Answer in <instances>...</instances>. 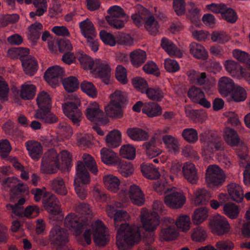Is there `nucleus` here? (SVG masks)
<instances>
[{
  "mask_svg": "<svg viewBox=\"0 0 250 250\" xmlns=\"http://www.w3.org/2000/svg\"><path fill=\"white\" fill-rule=\"evenodd\" d=\"M60 168L59 155L55 149H48L42 159L41 171L43 173L53 174Z\"/></svg>",
  "mask_w": 250,
  "mask_h": 250,
  "instance_id": "1",
  "label": "nucleus"
},
{
  "mask_svg": "<svg viewBox=\"0 0 250 250\" xmlns=\"http://www.w3.org/2000/svg\"><path fill=\"white\" fill-rule=\"evenodd\" d=\"M226 175L218 166L211 165L206 170L205 181L210 187H220L225 182Z\"/></svg>",
  "mask_w": 250,
  "mask_h": 250,
  "instance_id": "2",
  "label": "nucleus"
},
{
  "mask_svg": "<svg viewBox=\"0 0 250 250\" xmlns=\"http://www.w3.org/2000/svg\"><path fill=\"white\" fill-rule=\"evenodd\" d=\"M129 215L128 213L124 210H118L115 213L114 216V226L117 230V235L116 236V244L119 250L126 249V246L119 239L123 235L124 229L129 227V225L126 223L128 220Z\"/></svg>",
  "mask_w": 250,
  "mask_h": 250,
  "instance_id": "3",
  "label": "nucleus"
},
{
  "mask_svg": "<svg viewBox=\"0 0 250 250\" xmlns=\"http://www.w3.org/2000/svg\"><path fill=\"white\" fill-rule=\"evenodd\" d=\"M81 104L80 99L76 98L62 104L64 114L72 122L74 125H80L82 119V113L79 108Z\"/></svg>",
  "mask_w": 250,
  "mask_h": 250,
  "instance_id": "4",
  "label": "nucleus"
},
{
  "mask_svg": "<svg viewBox=\"0 0 250 250\" xmlns=\"http://www.w3.org/2000/svg\"><path fill=\"white\" fill-rule=\"evenodd\" d=\"M67 231L59 226H54L49 232L48 239L51 245L61 249L69 241Z\"/></svg>",
  "mask_w": 250,
  "mask_h": 250,
  "instance_id": "5",
  "label": "nucleus"
},
{
  "mask_svg": "<svg viewBox=\"0 0 250 250\" xmlns=\"http://www.w3.org/2000/svg\"><path fill=\"white\" fill-rule=\"evenodd\" d=\"M208 226L211 232L219 236L229 233L231 229L227 218L220 215H214L210 218Z\"/></svg>",
  "mask_w": 250,
  "mask_h": 250,
  "instance_id": "6",
  "label": "nucleus"
},
{
  "mask_svg": "<svg viewBox=\"0 0 250 250\" xmlns=\"http://www.w3.org/2000/svg\"><path fill=\"white\" fill-rule=\"evenodd\" d=\"M140 217L142 227L146 231H153L159 225L160 217L155 211L149 212L143 208Z\"/></svg>",
  "mask_w": 250,
  "mask_h": 250,
  "instance_id": "7",
  "label": "nucleus"
},
{
  "mask_svg": "<svg viewBox=\"0 0 250 250\" xmlns=\"http://www.w3.org/2000/svg\"><path fill=\"white\" fill-rule=\"evenodd\" d=\"M85 116L89 121L96 123L106 124L108 121L97 102L90 103L88 105L86 109Z\"/></svg>",
  "mask_w": 250,
  "mask_h": 250,
  "instance_id": "8",
  "label": "nucleus"
},
{
  "mask_svg": "<svg viewBox=\"0 0 250 250\" xmlns=\"http://www.w3.org/2000/svg\"><path fill=\"white\" fill-rule=\"evenodd\" d=\"M125 231L123 232L124 234V241H122L125 245L126 249L122 250H128L133 246L138 244L141 239V233L138 228L136 227H127L124 229ZM119 239L120 240L122 241L121 238Z\"/></svg>",
  "mask_w": 250,
  "mask_h": 250,
  "instance_id": "9",
  "label": "nucleus"
},
{
  "mask_svg": "<svg viewBox=\"0 0 250 250\" xmlns=\"http://www.w3.org/2000/svg\"><path fill=\"white\" fill-rule=\"evenodd\" d=\"M42 205L44 209L53 215H59L61 212L60 201L53 193L45 192L43 194Z\"/></svg>",
  "mask_w": 250,
  "mask_h": 250,
  "instance_id": "10",
  "label": "nucleus"
},
{
  "mask_svg": "<svg viewBox=\"0 0 250 250\" xmlns=\"http://www.w3.org/2000/svg\"><path fill=\"white\" fill-rule=\"evenodd\" d=\"M186 198L183 193L170 189L165 197L164 202L169 208L172 209L181 208L186 203Z\"/></svg>",
  "mask_w": 250,
  "mask_h": 250,
  "instance_id": "11",
  "label": "nucleus"
},
{
  "mask_svg": "<svg viewBox=\"0 0 250 250\" xmlns=\"http://www.w3.org/2000/svg\"><path fill=\"white\" fill-rule=\"evenodd\" d=\"M105 226L100 220H97L92 225L93 236L94 242L98 245L104 246L107 241Z\"/></svg>",
  "mask_w": 250,
  "mask_h": 250,
  "instance_id": "12",
  "label": "nucleus"
},
{
  "mask_svg": "<svg viewBox=\"0 0 250 250\" xmlns=\"http://www.w3.org/2000/svg\"><path fill=\"white\" fill-rule=\"evenodd\" d=\"M188 95L192 102L199 104L206 108H209L211 104L206 98L204 92L195 86L191 87L188 92Z\"/></svg>",
  "mask_w": 250,
  "mask_h": 250,
  "instance_id": "13",
  "label": "nucleus"
},
{
  "mask_svg": "<svg viewBox=\"0 0 250 250\" xmlns=\"http://www.w3.org/2000/svg\"><path fill=\"white\" fill-rule=\"evenodd\" d=\"M63 73L62 69L59 66L49 67L44 73V78L45 81L52 86H56L59 84V78Z\"/></svg>",
  "mask_w": 250,
  "mask_h": 250,
  "instance_id": "14",
  "label": "nucleus"
},
{
  "mask_svg": "<svg viewBox=\"0 0 250 250\" xmlns=\"http://www.w3.org/2000/svg\"><path fill=\"white\" fill-rule=\"evenodd\" d=\"M25 146L30 157L35 161H38L43 154V147L41 144L36 141L29 140Z\"/></svg>",
  "mask_w": 250,
  "mask_h": 250,
  "instance_id": "15",
  "label": "nucleus"
},
{
  "mask_svg": "<svg viewBox=\"0 0 250 250\" xmlns=\"http://www.w3.org/2000/svg\"><path fill=\"white\" fill-rule=\"evenodd\" d=\"M182 172L184 178L188 182L192 184H197L199 177L197 174V170L193 163L190 162L184 163L182 167Z\"/></svg>",
  "mask_w": 250,
  "mask_h": 250,
  "instance_id": "16",
  "label": "nucleus"
},
{
  "mask_svg": "<svg viewBox=\"0 0 250 250\" xmlns=\"http://www.w3.org/2000/svg\"><path fill=\"white\" fill-rule=\"evenodd\" d=\"M93 70L98 74V76L105 84L109 83L111 68L107 63L97 60L95 62Z\"/></svg>",
  "mask_w": 250,
  "mask_h": 250,
  "instance_id": "17",
  "label": "nucleus"
},
{
  "mask_svg": "<svg viewBox=\"0 0 250 250\" xmlns=\"http://www.w3.org/2000/svg\"><path fill=\"white\" fill-rule=\"evenodd\" d=\"M218 90L224 97L229 96L235 86L234 81L230 78L222 77L218 81Z\"/></svg>",
  "mask_w": 250,
  "mask_h": 250,
  "instance_id": "18",
  "label": "nucleus"
},
{
  "mask_svg": "<svg viewBox=\"0 0 250 250\" xmlns=\"http://www.w3.org/2000/svg\"><path fill=\"white\" fill-rule=\"evenodd\" d=\"M65 226L69 229L75 228L77 235L80 234L85 228L84 224L79 223L78 217L74 213H71L67 215L64 221Z\"/></svg>",
  "mask_w": 250,
  "mask_h": 250,
  "instance_id": "19",
  "label": "nucleus"
},
{
  "mask_svg": "<svg viewBox=\"0 0 250 250\" xmlns=\"http://www.w3.org/2000/svg\"><path fill=\"white\" fill-rule=\"evenodd\" d=\"M128 193L130 199L134 204L139 206L144 205L145 202V196L138 186L136 185L130 186Z\"/></svg>",
  "mask_w": 250,
  "mask_h": 250,
  "instance_id": "20",
  "label": "nucleus"
},
{
  "mask_svg": "<svg viewBox=\"0 0 250 250\" xmlns=\"http://www.w3.org/2000/svg\"><path fill=\"white\" fill-rule=\"evenodd\" d=\"M100 154L102 161L105 164L116 165L119 162L120 158L117 153L110 149L103 147L100 151Z\"/></svg>",
  "mask_w": 250,
  "mask_h": 250,
  "instance_id": "21",
  "label": "nucleus"
},
{
  "mask_svg": "<svg viewBox=\"0 0 250 250\" xmlns=\"http://www.w3.org/2000/svg\"><path fill=\"white\" fill-rule=\"evenodd\" d=\"M201 140L203 143L202 151L205 155H210L214 151L219 150L222 146L221 142L215 139L209 140L206 138L204 140L201 139Z\"/></svg>",
  "mask_w": 250,
  "mask_h": 250,
  "instance_id": "22",
  "label": "nucleus"
},
{
  "mask_svg": "<svg viewBox=\"0 0 250 250\" xmlns=\"http://www.w3.org/2000/svg\"><path fill=\"white\" fill-rule=\"evenodd\" d=\"M178 233L174 226L162 225L159 234V239L162 241H169L176 238Z\"/></svg>",
  "mask_w": 250,
  "mask_h": 250,
  "instance_id": "23",
  "label": "nucleus"
},
{
  "mask_svg": "<svg viewBox=\"0 0 250 250\" xmlns=\"http://www.w3.org/2000/svg\"><path fill=\"white\" fill-rule=\"evenodd\" d=\"M24 73L29 76H33L38 69V63L36 59L33 57H28L21 62Z\"/></svg>",
  "mask_w": 250,
  "mask_h": 250,
  "instance_id": "24",
  "label": "nucleus"
},
{
  "mask_svg": "<svg viewBox=\"0 0 250 250\" xmlns=\"http://www.w3.org/2000/svg\"><path fill=\"white\" fill-rule=\"evenodd\" d=\"M224 139L230 146H237L240 142V138L237 131L233 128L226 127L224 130Z\"/></svg>",
  "mask_w": 250,
  "mask_h": 250,
  "instance_id": "25",
  "label": "nucleus"
},
{
  "mask_svg": "<svg viewBox=\"0 0 250 250\" xmlns=\"http://www.w3.org/2000/svg\"><path fill=\"white\" fill-rule=\"evenodd\" d=\"M126 133L130 139L136 141H145L149 137L146 131L139 127L128 128Z\"/></svg>",
  "mask_w": 250,
  "mask_h": 250,
  "instance_id": "26",
  "label": "nucleus"
},
{
  "mask_svg": "<svg viewBox=\"0 0 250 250\" xmlns=\"http://www.w3.org/2000/svg\"><path fill=\"white\" fill-rule=\"evenodd\" d=\"M142 111L148 117H153L161 115L162 109L157 103L150 102L144 104Z\"/></svg>",
  "mask_w": 250,
  "mask_h": 250,
  "instance_id": "27",
  "label": "nucleus"
},
{
  "mask_svg": "<svg viewBox=\"0 0 250 250\" xmlns=\"http://www.w3.org/2000/svg\"><path fill=\"white\" fill-rule=\"evenodd\" d=\"M206 8L215 14H225L226 16H236L234 10L230 8H228L224 4L211 3L206 5Z\"/></svg>",
  "mask_w": 250,
  "mask_h": 250,
  "instance_id": "28",
  "label": "nucleus"
},
{
  "mask_svg": "<svg viewBox=\"0 0 250 250\" xmlns=\"http://www.w3.org/2000/svg\"><path fill=\"white\" fill-rule=\"evenodd\" d=\"M103 182L106 188L113 192H117L119 190L120 181L113 175H107L103 178Z\"/></svg>",
  "mask_w": 250,
  "mask_h": 250,
  "instance_id": "29",
  "label": "nucleus"
},
{
  "mask_svg": "<svg viewBox=\"0 0 250 250\" xmlns=\"http://www.w3.org/2000/svg\"><path fill=\"white\" fill-rule=\"evenodd\" d=\"M189 48L190 53L194 57L202 60L207 59L208 52L201 44L193 42L190 44Z\"/></svg>",
  "mask_w": 250,
  "mask_h": 250,
  "instance_id": "30",
  "label": "nucleus"
},
{
  "mask_svg": "<svg viewBox=\"0 0 250 250\" xmlns=\"http://www.w3.org/2000/svg\"><path fill=\"white\" fill-rule=\"evenodd\" d=\"M51 189L57 194L65 196L67 194V189L63 179L57 177L50 181Z\"/></svg>",
  "mask_w": 250,
  "mask_h": 250,
  "instance_id": "31",
  "label": "nucleus"
},
{
  "mask_svg": "<svg viewBox=\"0 0 250 250\" xmlns=\"http://www.w3.org/2000/svg\"><path fill=\"white\" fill-rule=\"evenodd\" d=\"M228 192L231 199L237 203H240L243 199L244 194L241 187L236 183L228 185Z\"/></svg>",
  "mask_w": 250,
  "mask_h": 250,
  "instance_id": "32",
  "label": "nucleus"
},
{
  "mask_svg": "<svg viewBox=\"0 0 250 250\" xmlns=\"http://www.w3.org/2000/svg\"><path fill=\"white\" fill-rule=\"evenodd\" d=\"M106 145L110 147L119 146L121 143V133L118 130L110 131L105 137Z\"/></svg>",
  "mask_w": 250,
  "mask_h": 250,
  "instance_id": "33",
  "label": "nucleus"
},
{
  "mask_svg": "<svg viewBox=\"0 0 250 250\" xmlns=\"http://www.w3.org/2000/svg\"><path fill=\"white\" fill-rule=\"evenodd\" d=\"M156 140L152 138L148 142H145L143 145V147L145 149L146 155L150 158H154L161 154L162 150L155 146Z\"/></svg>",
  "mask_w": 250,
  "mask_h": 250,
  "instance_id": "34",
  "label": "nucleus"
},
{
  "mask_svg": "<svg viewBox=\"0 0 250 250\" xmlns=\"http://www.w3.org/2000/svg\"><path fill=\"white\" fill-rule=\"evenodd\" d=\"M79 27L82 34L85 38L97 35L93 24L88 18L79 23Z\"/></svg>",
  "mask_w": 250,
  "mask_h": 250,
  "instance_id": "35",
  "label": "nucleus"
},
{
  "mask_svg": "<svg viewBox=\"0 0 250 250\" xmlns=\"http://www.w3.org/2000/svg\"><path fill=\"white\" fill-rule=\"evenodd\" d=\"M130 58L132 65L137 68L145 62L146 59V54L145 51L139 49L131 52Z\"/></svg>",
  "mask_w": 250,
  "mask_h": 250,
  "instance_id": "36",
  "label": "nucleus"
},
{
  "mask_svg": "<svg viewBox=\"0 0 250 250\" xmlns=\"http://www.w3.org/2000/svg\"><path fill=\"white\" fill-rule=\"evenodd\" d=\"M145 94L150 100L155 102H160L165 97L164 91L158 86L148 87Z\"/></svg>",
  "mask_w": 250,
  "mask_h": 250,
  "instance_id": "37",
  "label": "nucleus"
},
{
  "mask_svg": "<svg viewBox=\"0 0 250 250\" xmlns=\"http://www.w3.org/2000/svg\"><path fill=\"white\" fill-rule=\"evenodd\" d=\"M36 91L35 85L25 83L21 87L20 97L24 100H31L34 98Z\"/></svg>",
  "mask_w": 250,
  "mask_h": 250,
  "instance_id": "38",
  "label": "nucleus"
},
{
  "mask_svg": "<svg viewBox=\"0 0 250 250\" xmlns=\"http://www.w3.org/2000/svg\"><path fill=\"white\" fill-rule=\"evenodd\" d=\"M229 96H230L232 101L239 103L244 102L246 100L247 93L244 87L239 85H235Z\"/></svg>",
  "mask_w": 250,
  "mask_h": 250,
  "instance_id": "39",
  "label": "nucleus"
},
{
  "mask_svg": "<svg viewBox=\"0 0 250 250\" xmlns=\"http://www.w3.org/2000/svg\"><path fill=\"white\" fill-rule=\"evenodd\" d=\"M36 102L39 108L52 107V98L48 93L45 91L39 92Z\"/></svg>",
  "mask_w": 250,
  "mask_h": 250,
  "instance_id": "40",
  "label": "nucleus"
},
{
  "mask_svg": "<svg viewBox=\"0 0 250 250\" xmlns=\"http://www.w3.org/2000/svg\"><path fill=\"white\" fill-rule=\"evenodd\" d=\"M162 140L168 151L176 153L179 151L180 145L178 140L175 137L170 135H166L163 137Z\"/></svg>",
  "mask_w": 250,
  "mask_h": 250,
  "instance_id": "41",
  "label": "nucleus"
},
{
  "mask_svg": "<svg viewBox=\"0 0 250 250\" xmlns=\"http://www.w3.org/2000/svg\"><path fill=\"white\" fill-rule=\"evenodd\" d=\"M82 158L83 161L82 162L84 167L87 170H89L91 173L96 175L98 172V168L94 158L87 153L83 154Z\"/></svg>",
  "mask_w": 250,
  "mask_h": 250,
  "instance_id": "42",
  "label": "nucleus"
},
{
  "mask_svg": "<svg viewBox=\"0 0 250 250\" xmlns=\"http://www.w3.org/2000/svg\"><path fill=\"white\" fill-rule=\"evenodd\" d=\"M211 197L210 193L207 190L204 188L198 189L195 193V204L196 205H206Z\"/></svg>",
  "mask_w": 250,
  "mask_h": 250,
  "instance_id": "43",
  "label": "nucleus"
},
{
  "mask_svg": "<svg viewBox=\"0 0 250 250\" xmlns=\"http://www.w3.org/2000/svg\"><path fill=\"white\" fill-rule=\"evenodd\" d=\"M77 176L82 184L87 185L90 182V177L88 170L84 167L83 163L82 161L77 162Z\"/></svg>",
  "mask_w": 250,
  "mask_h": 250,
  "instance_id": "44",
  "label": "nucleus"
},
{
  "mask_svg": "<svg viewBox=\"0 0 250 250\" xmlns=\"http://www.w3.org/2000/svg\"><path fill=\"white\" fill-rule=\"evenodd\" d=\"M42 28V25L38 22L30 25L28 27L29 32L28 36V39L32 42H36L40 39Z\"/></svg>",
  "mask_w": 250,
  "mask_h": 250,
  "instance_id": "45",
  "label": "nucleus"
},
{
  "mask_svg": "<svg viewBox=\"0 0 250 250\" xmlns=\"http://www.w3.org/2000/svg\"><path fill=\"white\" fill-rule=\"evenodd\" d=\"M208 217V209L206 207L198 208L194 210L192 216L194 224L199 225L206 220Z\"/></svg>",
  "mask_w": 250,
  "mask_h": 250,
  "instance_id": "46",
  "label": "nucleus"
},
{
  "mask_svg": "<svg viewBox=\"0 0 250 250\" xmlns=\"http://www.w3.org/2000/svg\"><path fill=\"white\" fill-rule=\"evenodd\" d=\"M141 171L145 177L150 180L156 179L160 176L158 168L154 167L152 164L142 166Z\"/></svg>",
  "mask_w": 250,
  "mask_h": 250,
  "instance_id": "47",
  "label": "nucleus"
},
{
  "mask_svg": "<svg viewBox=\"0 0 250 250\" xmlns=\"http://www.w3.org/2000/svg\"><path fill=\"white\" fill-rule=\"evenodd\" d=\"M224 66L227 72L233 77L238 76L239 72L241 75V70L245 69L233 60H227L225 62Z\"/></svg>",
  "mask_w": 250,
  "mask_h": 250,
  "instance_id": "48",
  "label": "nucleus"
},
{
  "mask_svg": "<svg viewBox=\"0 0 250 250\" xmlns=\"http://www.w3.org/2000/svg\"><path fill=\"white\" fill-rule=\"evenodd\" d=\"M109 25L114 28H123L127 21V17H105Z\"/></svg>",
  "mask_w": 250,
  "mask_h": 250,
  "instance_id": "49",
  "label": "nucleus"
},
{
  "mask_svg": "<svg viewBox=\"0 0 250 250\" xmlns=\"http://www.w3.org/2000/svg\"><path fill=\"white\" fill-rule=\"evenodd\" d=\"M104 109L106 115L109 117L119 118L122 116L121 106L111 102L105 107Z\"/></svg>",
  "mask_w": 250,
  "mask_h": 250,
  "instance_id": "50",
  "label": "nucleus"
},
{
  "mask_svg": "<svg viewBox=\"0 0 250 250\" xmlns=\"http://www.w3.org/2000/svg\"><path fill=\"white\" fill-rule=\"evenodd\" d=\"M77 58L83 69L85 70L94 69L95 62L89 56L84 53H78Z\"/></svg>",
  "mask_w": 250,
  "mask_h": 250,
  "instance_id": "51",
  "label": "nucleus"
},
{
  "mask_svg": "<svg viewBox=\"0 0 250 250\" xmlns=\"http://www.w3.org/2000/svg\"><path fill=\"white\" fill-rule=\"evenodd\" d=\"M117 165H118V170L122 176L127 177L132 174L133 167L131 163L121 161L119 159V162Z\"/></svg>",
  "mask_w": 250,
  "mask_h": 250,
  "instance_id": "52",
  "label": "nucleus"
},
{
  "mask_svg": "<svg viewBox=\"0 0 250 250\" xmlns=\"http://www.w3.org/2000/svg\"><path fill=\"white\" fill-rule=\"evenodd\" d=\"M223 211L227 216L232 219L237 218L239 213L238 207L235 204L231 203L224 204Z\"/></svg>",
  "mask_w": 250,
  "mask_h": 250,
  "instance_id": "53",
  "label": "nucleus"
},
{
  "mask_svg": "<svg viewBox=\"0 0 250 250\" xmlns=\"http://www.w3.org/2000/svg\"><path fill=\"white\" fill-rule=\"evenodd\" d=\"M120 154L124 158L133 160L136 156V149L132 145H125L121 146Z\"/></svg>",
  "mask_w": 250,
  "mask_h": 250,
  "instance_id": "54",
  "label": "nucleus"
},
{
  "mask_svg": "<svg viewBox=\"0 0 250 250\" xmlns=\"http://www.w3.org/2000/svg\"><path fill=\"white\" fill-rule=\"evenodd\" d=\"M182 136L184 140L190 144H194L198 139L197 131L193 128L184 129L182 132Z\"/></svg>",
  "mask_w": 250,
  "mask_h": 250,
  "instance_id": "55",
  "label": "nucleus"
},
{
  "mask_svg": "<svg viewBox=\"0 0 250 250\" xmlns=\"http://www.w3.org/2000/svg\"><path fill=\"white\" fill-rule=\"evenodd\" d=\"M74 208L77 213L85 217L87 220L88 218L90 219L93 215L92 210L88 204L80 203L76 205Z\"/></svg>",
  "mask_w": 250,
  "mask_h": 250,
  "instance_id": "56",
  "label": "nucleus"
},
{
  "mask_svg": "<svg viewBox=\"0 0 250 250\" xmlns=\"http://www.w3.org/2000/svg\"><path fill=\"white\" fill-rule=\"evenodd\" d=\"M25 202V199L21 198L15 205L7 204L6 207L7 209L12 210V212L16 215L22 217L24 214V208L22 206Z\"/></svg>",
  "mask_w": 250,
  "mask_h": 250,
  "instance_id": "57",
  "label": "nucleus"
},
{
  "mask_svg": "<svg viewBox=\"0 0 250 250\" xmlns=\"http://www.w3.org/2000/svg\"><path fill=\"white\" fill-rule=\"evenodd\" d=\"M33 4L36 8L35 12H31L30 16H42L47 11V0H33Z\"/></svg>",
  "mask_w": 250,
  "mask_h": 250,
  "instance_id": "58",
  "label": "nucleus"
},
{
  "mask_svg": "<svg viewBox=\"0 0 250 250\" xmlns=\"http://www.w3.org/2000/svg\"><path fill=\"white\" fill-rule=\"evenodd\" d=\"M63 85L65 89L69 92L75 91L79 87V82L77 79L70 76L63 80Z\"/></svg>",
  "mask_w": 250,
  "mask_h": 250,
  "instance_id": "59",
  "label": "nucleus"
},
{
  "mask_svg": "<svg viewBox=\"0 0 250 250\" xmlns=\"http://www.w3.org/2000/svg\"><path fill=\"white\" fill-rule=\"evenodd\" d=\"M161 45L170 56H175L178 51L176 46L171 41L166 38L162 39Z\"/></svg>",
  "mask_w": 250,
  "mask_h": 250,
  "instance_id": "60",
  "label": "nucleus"
},
{
  "mask_svg": "<svg viewBox=\"0 0 250 250\" xmlns=\"http://www.w3.org/2000/svg\"><path fill=\"white\" fill-rule=\"evenodd\" d=\"M145 26L150 34L155 35L158 31L157 21L154 19V17H145Z\"/></svg>",
  "mask_w": 250,
  "mask_h": 250,
  "instance_id": "61",
  "label": "nucleus"
},
{
  "mask_svg": "<svg viewBox=\"0 0 250 250\" xmlns=\"http://www.w3.org/2000/svg\"><path fill=\"white\" fill-rule=\"evenodd\" d=\"M82 90L89 96L95 98L97 95V91L92 83L83 81L81 83Z\"/></svg>",
  "mask_w": 250,
  "mask_h": 250,
  "instance_id": "62",
  "label": "nucleus"
},
{
  "mask_svg": "<svg viewBox=\"0 0 250 250\" xmlns=\"http://www.w3.org/2000/svg\"><path fill=\"white\" fill-rule=\"evenodd\" d=\"M210 38L212 42H217L219 43H224L230 39L228 34L223 31H213L210 35Z\"/></svg>",
  "mask_w": 250,
  "mask_h": 250,
  "instance_id": "63",
  "label": "nucleus"
},
{
  "mask_svg": "<svg viewBox=\"0 0 250 250\" xmlns=\"http://www.w3.org/2000/svg\"><path fill=\"white\" fill-rule=\"evenodd\" d=\"M132 85L134 87L142 93H146L148 88L147 81L141 77H135L132 80Z\"/></svg>",
  "mask_w": 250,
  "mask_h": 250,
  "instance_id": "64",
  "label": "nucleus"
}]
</instances>
